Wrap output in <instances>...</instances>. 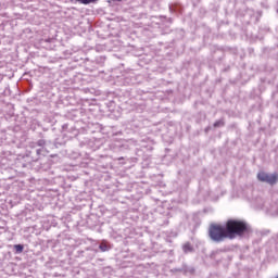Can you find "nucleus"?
<instances>
[{"label": "nucleus", "mask_w": 278, "mask_h": 278, "mask_svg": "<svg viewBox=\"0 0 278 278\" xmlns=\"http://www.w3.org/2000/svg\"><path fill=\"white\" fill-rule=\"evenodd\" d=\"M250 228L247 222L238 219H228L226 225L212 224L208 227V238L212 242L220 244L226 240H235V238H242L244 233H249Z\"/></svg>", "instance_id": "f257e3e1"}, {"label": "nucleus", "mask_w": 278, "mask_h": 278, "mask_svg": "<svg viewBox=\"0 0 278 278\" xmlns=\"http://www.w3.org/2000/svg\"><path fill=\"white\" fill-rule=\"evenodd\" d=\"M258 181H263V184H269V186H275L278 181L277 174H268L266 172H260L257 174Z\"/></svg>", "instance_id": "f03ea898"}, {"label": "nucleus", "mask_w": 278, "mask_h": 278, "mask_svg": "<svg viewBox=\"0 0 278 278\" xmlns=\"http://www.w3.org/2000/svg\"><path fill=\"white\" fill-rule=\"evenodd\" d=\"M182 251H184V253H194V247L191 245L190 242H186V243L182 245Z\"/></svg>", "instance_id": "7ed1b4c3"}, {"label": "nucleus", "mask_w": 278, "mask_h": 278, "mask_svg": "<svg viewBox=\"0 0 278 278\" xmlns=\"http://www.w3.org/2000/svg\"><path fill=\"white\" fill-rule=\"evenodd\" d=\"M100 251H102V253H105V251H110V245H108L106 241H102L99 245Z\"/></svg>", "instance_id": "20e7f679"}, {"label": "nucleus", "mask_w": 278, "mask_h": 278, "mask_svg": "<svg viewBox=\"0 0 278 278\" xmlns=\"http://www.w3.org/2000/svg\"><path fill=\"white\" fill-rule=\"evenodd\" d=\"M70 1H77L78 3H83V5H88L89 3H94L97 0H70Z\"/></svg>", "instance_id": "39448f33"}, {"label": "nucleus", "mask_w": 278, "mask_h": 278, "mask_svg": "<svg viewBox=\"0 0 278 278\" xmlns=\"http://www.w3.org/2000/svg\"><path fill=\"white\" fill-rule=\"evenodd\" d=\"M23 249H24V247L22 244L14 245V250L16 251V253H23Z\"/></svg>", "instance_id": "423d86ee"}, {"label": "nucleus", "mask_w": 278, "mask_h": 278, "mask_svg": "<svg viewBox=\"0 0 278 278\" xmlns=\"http://www.w3.org/2000/svg\"><path fill=\"white\" fill-rule=\"evenodd\" d=\"M214 127H225V121L219 119L214 123Z\"/></svg>", "instance_id": "0eeeda50"}, {"label": "nucleus", "mask_w": 278, "mask_h": 278, "mask_svg": "<svg viewBox=\"0 0 278 278\" xmlns=\"http://www.w3.org/2000/svg\"><path fill=\"white\" fill-rule=\"evenodd\" d=\"M118 160H119V161H121V160H125V157L122 156V157H119Z\"/></svg>", "instance_id": "6e6552de"}, {"label": "nucleus", "mask_w": 278, "mask_h": 278, "mask_svg": "<svg viewBox=\"0 0 278 278\" xmlns=\"http://www.w3.org/2000/svg\"><path fill=\"white\" fill-rule=\"evenodd\" d=\"M116 1H123V0H116Z\"/></svg>", "instance_id": "1a4fd4ad"}]
</instances>
